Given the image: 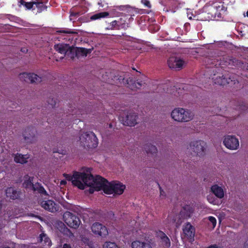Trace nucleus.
<instances>
[{
  "instance_id": "obj_1",
  "label": "nucleus",
  "mask_w": 248,
  "mask_h": 248,
  "mask_svg": "<svg viewBox=\"0 0 248 248\" xmlns=\"http://www.w3.org/2000/svg\"><path fill=\"white\" fill-rule=\"evenodd\" d=\"M125 186L119 181H113L109 183L106 179L99 175L93 177V182L92 188H90L89 192L92 194L96 191L101 189L107 194H122Z\"/></svg>"
},
{
  "instance_id": "obj_2",
  "label": "nucleus",
  "mask_w": 248,
  "mask_h": 248,
  "mask_svg": "<svg viewBox=\"0 0 248 248\" xmlns=\"http://www.w3.org/2000/svg\"><path fill=\"white\" fill-rule=\"evenodd\" d=\"M91 169L83 168L80 171H76L72 176L64 173V177L69 181H72L73 185L81 189H84L86 187L92 188L93 176L91 174Z\"/></svg>"
},
{
  "instance_id": "obj_3",
  "label": "nucleus",
  "mask_w": 248,
  "mask_h": 248,
  "mask_svg": "<svg viewBox=\"0 0 248 248\" xmlns=\"http://www.w3.org/2000/svg\"><path fill=\"white\" fill-rule=\"evenodd\" d=\"M79 143L85 149H93L97 146L98 141L93 132L91 131L81 132L79 136Z\"/></svg>"
},
{
  "instance_id": "obj_4",
  "label": "nucleus",
  "mask_w": 248,
  "mask_h": 248,
  "mask_svg": "<svg viewBox=\"0 0 248 248\" xmlns=\"http://www.w3.org/2000/svg\"><path fill=\"white\" fill-rule=\"evenodd\" d=\"M170 115L174 121L181 123L189 122L194 117V114L191 111L182 108H177L173 109Z\"/></svg>"
},
{
  "instance_id": "obj_5",
  "label": "nucleus",
  "mask_w": 248,
  "mask_h": 248,
  "mask_svg": "<svg viewBox=\"0 0 248 248\" xmlns=\"http://www.w3.org/2000/svg\"><path fill=\"white\" fill-rule=\"evenodd\" d=\"M206 143L202 140L191 141L188 148L192 155L202 156L205 154Z\"/></svg>"
},
{
  "instance_id": "obj_6",
  "label": "nucleus",
  "mask_w": 248,
  "mask_h": 248,
  "mask_svg": "<svg viewBox=\"0 0 248 248\" xmlns=\"http://www.w3.org/2000/svg\"><path fill=\"white\" fill-rule=\"evenodd\" d=\"M138 116L136 113L128 111L124 113L123 116L120 118V121L124 125L133 126L137 124Z\"/></svg>"
},
{
  "instance_id": "obj_7",
  "label": "nucleus",
  "mask_w": 248,
  "mask_h": 248,
  "mask_svg": "<svg viewBox=\"0 0 248 248\" xmlns=\"http://www.w3.org/2000/svg\"><path fill=\"white\" fill-rule=\"evenodd\" d=\"M63 218L65 223L71 228L77 229L80 224L79 218L70 212H65L63 214Z\"/></svg>"
},
{
  "instance_id": "obj_8",
  "label": "nucleus",
  "mask_w": 248,
  "mask_h": 248,
  "mask_svg": "<svg viewBox=\"0 0 248 248\" xmlns=\"http://www.w3.org/2000/svg\"><path fill=\"white\" fill-rule=\"evenodd\" d=\"M223 143L228 149L236 150L239 148V141L238 139L233 135H227L224 138Z\"/></svg>"
},
{
  "instance_id": "obj_9",
  "label": "nucleus",
  "mask_w": 248,
  "mask_h": 248,
  "mask_svg": "<svg viewBox=\"0 0 248 248\" xmlns=\"http://www.w3.org/2000/svg\"><path fill=\"white\" fill-rule=\"evenodd\" d=\"M23 136L24 140L28 143H34L37 141V131L34 127L26 128L23 133Z\"/></svg>"
},
{
  "instance_id": "obj_10",
  "label": "nucleus",
  "mask_w": 248,
  "mask_h": 248,
  "mask_svg": "<svg viewBox=\"0 0 248 248\" xmlns=\"http://www.w3.org/2000/svg\"><path fill=\"white\" fill-rule=\"evenodd\" d=\"M19 78L22 80L31 83H38L42 80L41 77L34 73H23L19 74Z\"/></svg>"
},
{
  "instance_id": "obj_11",
  "label": "nucleus",
  "mask_w": 248,
  "mask_h": 248,
  "mask_svg": "<svg viewBox=\"0 0 248 248\" xmlns=\"http://www.w3.org/2000/svg\"><path fill=\"white\" fill-rule=\"evenodd\" d=\"M186 62L179 57L172 56L168 61V64L170 68L179 70L181 69Z\"/></svg>"
},
{
  "instance_id": "obj_12",
  "label": "nucleus",
  "mask_w": 248,
  "mask_h": 248,
  "mask_svg": "<svg viewBox=\"0 0 248 248\" xmlns=\"http://www.w3.org/2000/svg\"><path fill=\"white\" fill-rule=\"evenodd\" d=\"M92 230L94 234L101 236H106L108 234V231L107 228L98 222L94 223L93 224Z\"/></svg>"
},
{
  "instance_id": "obj_13",
  "label": "nucleus",
  "mask_w": 248,
  "mask_h": 248,
  "mask_svg": "<svg viewBox=\"0 0 248 248\" xmlns=\"http://www.w3.org/2000/svg\"><path fill=\"white\" fill-rule=\"evenodd\" d=\"M183 231L185 236L189 241L191 242L194 240L195 230L194 227L190 223H187L183 226Z\"/></svg>"
},
{
  "instance_id": "obj_14",
  "label": "nucleus",
  "mask_w": 248,
  "mask_h": 248,
  "mask_svg": "<svg viewBox=\"0 0 248 248\" xmlns=\"http://www.w3.org/2000/svg\"><path fill=\"white\" fill-rule=\"evenodd\" d=\"M41 205L45 210L52 213L59 210V205L52 200L43 201L41 202Z\"/></svg>"
},
{
  "instance_id": "obj_15",
  "label": "nucleus",
  "mask_w": 248,
  "mask_h": 248,
  "mask_svg": "<svg viewBox=\"0 0 248 248\" xmlns=\"http://www.w3.org/2000/svg\"><path fill=\"white\" fill-rule=\"evenodd\" d=\"M212 79L214 80L215 84H218L220 85L224 86L227 84L230 83V81H232V80L230 78H227L225 77L222 74H219V75L216 76V74H214L212 77Z\"/></svg>"
},
{
  "instance_id": "obj_16",
  "label": "nucleus",
  "mask_w": 248,
  "mask_h": 248,
  "mask_svg": "<svg viewBox=\"0 0 248 248\" xmlns=\"http://www.w3.org/2000/svg\"><path fill=\"white\" fill-rule=\"evenodd\" d=\"M54 48L56 51L62 55L60 57V59H63L65 56L66 50L69 48V45L65 44H58L54 45Z\"/></svg>"
},
{
  "instance_id": "obj_17",
  "label": "nucleus",
  "mask_w": 248,
  "mask_h": 248,
  "mask_svg": "<svg viewBox=\"0 0 248 248\" xmlns=\"http://www.w3.org/2000/svg\"><path fill=\"white\" fill-rule=\"evenodd\" d=\"M168 220L170 224H175L176 226H179L182 222V218L179 214H175L174 213L170 214L168 217Z\"/></svg>"
},
{
  "instance_id": "obj_18",
  "label": "nucleus",
  "mask_w": 248,
  "mask_h": 248,
  "mask_svg": "<svg viewBox=\"0 0 248 248\" xmlns=\"http://www.w3.org/2000/svg\"><path fill=\"white\" fill-rule=\"evenodd\" d=\"M211 191L218 198L224 197V193L223 188L217 185H214L211 187Z\"/></svg>"
},
{
  "instance_id": "obj_19",
  "label": "nucleus",
  "mask_w": 248,
  "mask_h": 248,
  "mask_svg": "<svg viewBox=\"0 0 248 248\" xmlns=\"http://www.w3.org/2000/svg\"><path fill=\"white\" fill-rule=\"evenodd\" d=\"M205 62L208 65V67L212 68L214 66L217 67L221 65V58L219 57L213 58L206 59Z\"/></svg>"
},
{
  "instance_id": "obj_20",
  "label": "nucleus",
  "mask_w": 248,
  "mask_h": 248,
  "mask_svg": "<svg viewBox=\"0 0 248 248\" xmlns=\"http://www.w3.org/2000/svg\"><path fill=\"white\" fill-rule=\"evenodd\" d=\"M192 213L193 210L192 208L189 206H186L182 209L180 212V215H181L182 219H184L189 217Z\"/></svg>"
},
{
  "instance_id": "obj_21",
  "label": "nucleus",
  "mask_w": 248,
  "mask_h": 248,
  "mask_svg": "<svg viewBox=\"0 0 248 248\" xmlns=\"http://www.w3.org/2000/svg\"><path fill=\"white\" fill-rule=\"evenodd\" d=\"M29 157V156L28 155H23L17 153L15 155L14 161L17 163L23 164L28 162L27 159Z\"/></svg>"
},
{
  "instance_id": "obj_22",
  "label": "nucleus",
  "mask_w": 248,
  "mask_h": 248,
  "mask_svg": "<svg viewBox=\"0 0 248 248\" xmlns=\"http://www.w3.org/2000/svg\"><path fill=\"white\" fill-rule=\"evenodd\" d=\"M132 248H152L151 245L144 242L136 240L131 243Z\"/></svg>"
},
{
  "instance_id": "obj_23",
  "label": "nucleus",
  "mask_w": 248,
  "mask_h": 248,
  "mask_svg": "<svg viewBox=\"0 0 248 248\" xmlns=\"http://www.w3.org/2000/svg\"><path fill=\"white\" fill-rule=\"evenodd\" d=\"M6 197L10 199L15 200L18 197V193L12 187H9L6 190Z\"/></svg>"
},
{
  "instance_id": "obj_24",
  "label": "nucleus",
  "mask_w": 248,
  "mask_h": 248,
  "mask_svg": "<svg viewBox=\"0 0 248 248\" xmlns=\"http://www.w3.org/2000/svg\"><path fill=\"white\" fill-rule=\"evenodd\" d=\"M91 49H86L82 47L76 48V57L78 58L85 57L87 54L91 53Z\"/></svg>"
},
{
  "instance_id": "obj_25",
  "label": "nucleus",
  "mask_w": 248,
  "mask_h": 248,
  "mask_svg": "<svg viewBox=\"0 0 248 248\" xmlns=\"http://www.w3.org/2000/svg\"><path fill=\"white\" fill-rule=\"evenodd\" d=\"M33 177H30L29 176H26L25 177L24 182L23 184V186L26 188H31L33 190L34 185L33 184Z\"/></svg>"
},
{
  "instance_id": "obj_26",
  "label": "nucleus",
  "mask_w": 248,
  "mask_h": 248,
  "mask_svg": "<svg viewBox=\"0 0 248 248\" xmlns=\"http://www.w3.org/2000/svg\"><path fill=\"white\" fill-rule=\"evenodd\" d=\"M145 150L147 154L155 155L157 153V149L155 146L152 144H148L145 147Z\"/></svg>"
},
{
  "instance_id": "obj_27",
  "label": "nucleus",
  "mask_w": 248,
  "mask_h": 248,
  "mask_svg": "<svg viewBox=\"0 0 248 248\" xmlns=\"http://www.w3.org/2000/svg\"><path fill=\"white\" fill-rule=\"evenodd\" d=\"M117 79L119 80V83L127 85L128 87H130V82H132V78H129L127 79H125L124 78L121 76L118 77Z\"/></svg>"
},
{
  "instance_id": "obj_28",
  "label": "nucleus",
  "mask_w": 248,
  "mask_h": 248,
  "mask_svg": "<svg viewBox=\"0 0 248 248\" xmlns=\"http://www.w3.org/2000/svg\"><path fill=\"white\" fill-rule=\"evenodd\" d=\"M76 48L69 46V48L66 50L65 56L72 59H74L76 56Z\"/></svg>"
},
{
  "instance_id": "obj_29",
  "label": "nucleus",
  "mask_w": 248,
  "mask_h": 248,
  "mask_svg": "<svg viewBox=\"0 0 248 248\" xmlns=\"http://www.w3.org/2000/svg\"><path fill=\"white\" fill-rule=\"evenodd\" d=\"M33 191H37L39 193L41 194L47 195V192L44 189V188L39 184L36 183L34 184V186L33 188Z\"/></svg>"
},
{
  "instance_id": "obj_30",
  "label": "nucleus",
  "mask_w": 248,
  "mask_h": 248,
  "mask_svg": "<svg viewBox=\"0 0 248 248\" xmlns=\"http://www.w3.org/2000/svg\"><path fill=\"white\" fill-rule=\"evenodd\" d=\"M109 15V13L107 12H100L97 14H96L91 17V19L92 20H96L98 19H100L101 18L105 17L108 16Z\"/></svg>"
},
{
  "instance_id": "obj_31",
  "label": "nucleus",
  "mask_w": 248,
  "mask_h": 248,
  "mask_svg": "<svg viewBox=\"0 0 248 248\" xmlns=\"http://www.w3.org/2000/svg\"><path fill=\"white\" fill-rule=\"evenodd\" d=\"M160 237L163 241V242L165 243L166 247H169L170 246V241L169 238L166 236V235L163 233V232H160Z\"/></svg>"
},
{
  "instance_id": "obj_32",
  "label": "nucleus",
  "mask_w": 248,
  "mask_h": 248,
  "mask_svg": "<svg viewBox=\"0 0 248 248\" xmlns=\"http://www.w3.org/2000/svg\"><path fill=\"white\" fill-rule=\"evenodd\" d=\"M207 199L210 203L214 205H218L219 204V201L213 195H208L207 197Z\"/></svg>"
},
{
  "instance_id": "obj_33",
  "label": "nucleus",
  "mask_w": 248,
  "mask_h": 248,
  "mask_svg": "<svg viewBox=\"0 0 248 248\" xmlns=\"http://www.w3.org/2000/svg\"><path fill=\"white\" fill-rule=\"evenodd\" d=\"M103 248H119V247L114 242H106L103 246Z\"/></svg>"
},
{
  "instance_id": "obj_34",
  "label": "nucleus",
  "mask_w": 248,
  "mask_h": 248,
  "mask_svg": "<svg viewBox=\"0 0 248 248\" xmlns=\"http://www.w3.org/2000/svg\"><path fill=\"white\" fill-rule=\"evenodd\" d=\"M208 219L209 221V222L208 223V225L212 229H214L216 225V223H217L216 219L213 217H208Z\"/></svg>"
},
{
  "instance_id": "obj_35",
  "label": "nucleus",
  "mask_w": 248,
  "mask_h": 248,
  "mask_svg": "<svg viewBox=\"0 0 248 248\" xmlns=\"http://www.w3.org/2000/svg\"><path fill=\"white\" fill-rule=\"evenodd\" d=\"M118 21L116 20H114L112 22H111L110 24L109 27H108L107 28V29H110V30H114V29H119V25L117 24Z\"/></svg>"
},
{
  "instance_id": "obj_36",
  "label": "nucleus",
  "mask_w": 248,
  "mask_h": 248,
  "mask_svg": "<svg viewBox=\"0 0 248 248\" xmlns=\"http://www.w3.org/2000/svg\"><path fill=\"white\" fill-rule=\"evenodd\" d=\"M130 87L129 88H131L132 89H133V87L131 86V85H132L133 84H135L136 88H139L145 84V83L142 81H137L136 82L135 81L133 80V79H132V82H130Z\"/></svg>"
},
{
  "instance_id": "obj_37",
  "label": "nucleus",
  "mask_w": 248,
  "mask_h": 248,
  "mask_svg": "<svg viewBox=\"0 0 248 248\" xmlns=\"http://www.w3.org/2000/svg\"><path fill=\"white\" fill-rule=\"evenodd\" d=\"M34 4L36 5V7L41 11L46 8L45 6L42 2H34Z\"/></svg>"
},
{
  "instance_id": "obj_38",
  "label": "nucleus",
  "mask_w": 248,
  "mask_h": 248,
  "mask_svg": "<svg viewBox=\"0 0 248 248\" xmlns=\"http://www.w3.org/2000/svg\"><path fill=\"white\" fill-rule=\"evenodd\" d=\"M40 237L41 241H43V240H44L45 242L48 243V245H49L50 242L49 241V239L46 236V235L44 233L41 234L40 235Z\"/></svg>"
},
{
  "instance_id": "obj_39",
  "label": "nucleus",
  "mask_w": 248,
  "mask_h": 248,
  "mask_svg": "<svg viewBox=\"0 0 248 248\" xmlns=\"http://www.w3.org/2000/svg\"><path fill=\"white\" fill-rule=\"evenodd\" d=\"M59 32H61V33H69V34H75V33H77V32L74 31H72V30H69V29H65V30H61V31H60Z\"/></svg>"
},
{
  "instance_id": "obj_40",
  "label": "nucleus",
  "mask_w": 248,
  "mask_h": 248,
  "mask_svg": "<svg viewBox=\"0 0 248 248\" xmlns=\"http://www.w3.org/2000/svg\"><path fill=\"white\" fill-rule=\"evenodd\" d=\"M141 3L144 5L145 6L147 7V8H151V4L150 3V2L148 0H141Z\"/></svg>"
},
{
  "instance_id": "obj_41",
  "label": "nucleus",
  "mask_w": 248,
  "mask_h": 248,
  "mask_svg": "<svg viewBox=\"0 0 248 248\" xmlns=\"http://www.w3.org/2000/svg\"><path fill=\"white\" fill-rule=\"evenodd\" d=\"M34 4V2H26V4L24 6H25L27 9H31L32 8L33 4Z\"/></svg>"
},
{
  "instance_id": "obj_42",
  "label": "nucleus",
  "mask_w": 248,
  "mask_h": 248,
  "mask_svg": "<svg viewBox=\"0 0 248 248\" xmlns=\"http://www.w3.org/2000/svg\"><path fill=\"white\" fill-rule=\"evenodd\" d=\"M243 248H248V238L244 243Z\"/></svg>"
},
{
  "instance_id": "obj_43",
  "label": "nucleus",
  "mask_w": 248,
  "mask_h": 248,
  "mask_svg": "<svg viewBox=\"0 0 248 248\" xmlns=\"http://www.w3.org/2000/svg\"><path fill=\"white\" fill-rule=\"evenodd\" d=\"M62 248H72L71 246L67 244H65L63 245Z\"/></svg>"
},
{
  "instance_id": "obj_44",
  "label": "nucleus",
  "mask_w": 248,
  "mask_h": 248,
  "mask_svg": "<svg viewBox=\"0 0 248 248\" xmlns=\"http://www.w3.org/2000/svg\"><path fill=\"white\" fill-rule=\"evenodd\" d=\"M160 196H165V192L162 190L161 188H160Z\"/></svg>"
},
{
  "instance_id": "obj_45",
  "label": "nucleus",
  "mask_w": 248,
  "mask_h": 248,
  "mask_svg": "<svg viewBox=\"0 0 248 248\" xmlns=\"http://www.w3.org/2000/svg\"><path fill=\"white\" fill-rule=\"evenodd\" d=\"M21 5H22L23 6H25V4H26V2L25 1H24L23 0H20V1H19Z\"/></svg>"
},
{
  "instance_id": "obj_46",
  "label": "nucleus",
  "mask_w": 248,
  "mask_h": 248,
  "mask_svg": "<svg viewBox=\"0 0 248 248\" xmlns=\"http://www.w3.org/2000/svg\"><path fill=\"white\" fill-rule=\"evenodd\" d=\"M66 184V181L65 180H62L60 182L61 185H65Z\"/></svg>"
},
{
  "instance_id": "obj_47",
  "label": "nucleus",
  "mask_w": 248,
  "mask_h": 248,
  "mask_svg": "<svg viewBox=\"0 0 248 248\" xmlns=\"http://www.w3.org/2000/svg\"><path fill=\"white\" fill-rule=\"evenodd\" d=\"M236 61V60L235 59H231L230 60V62H229V64H231V62L232 64H233V63H234V62H235Z\"/></svg>"
},
{
  "instance_id": "obj_48",
  "label": "nucleus",
  "mask_w": 248,
  "mask_h": 248,
  "mask_svg": "<svg viewBox=\"0 0 248 248\" xmlns=\"http://www.w3.org/2000/svg\"><path fill=\"white\" fill-rule=\"evenodd\" d=\"M176 93H174V95L178 97V95H177V94H179V93H177V91H176L175 92Z\"/></svg>"
},
{
  "instance_id": "obj_49",
  "label": "nucleus",
  "mask_w": 248,
  "mask_h": 248,
  "mask_svg": "<svg viewBox=\"0 0 248 248\" xmlns=\"http://www.w3.org/2000/svg\"><path fill=\"white\" fill-rule=\"evenodd\" d=\"M109 127L110 128H112V124H109Z\"/></svg>"
},
{
  "instance_id": "obj_50",
  "label": "nucleus",
  "mask_w": 248,
  "mask_h": 248,
  "mask_svg": "<svg viewBox=\"0 0 248 248\" xmlns=\"http://www.w3.org/2000/svg\"><path fill=\"white\" fill-rule=\"evenodd\" d=\"M70 236H74L73 234L71 232H70Z\"/></svg>"
},
{
  "instance_id": "obj_51",
  "label": "nucleus",
  "mask_w": 248,
  "mask_h": 248,
  "mask_svg": "<svg viewBox=\"0 0 248 248\" xmlns=\"http://www.w3.org/2000/svg\"><path fill=\"white\" fill-rule=\"evenodd\" d=\"M247 16H248V11L247 12Z\"/></svg>"
},
{
  "instance_id": "obj_52",
  "label": "nucleus",
  "mask_w": 248,
  "mask_h": 248,
  "mask_svg": "<svg viewBox=\"0 0 248 248\" xmlns=\"http://www.w3.org/2000/svg\"><path fill=\"white\" fill-rule=\"evenodd\" d=\"M51 105L52 106H53V105H54L55 104H54L53 103H52L51 104Z\"/></svg>"
},
{
  "instance_id": "obj_53",
  "label": "nucleus",
  "mask_w": 248,
  "mask_h": 248,
  "mask_svg": "<svg viewBox=\"0 0 248 248\" xmlns=\"http://www.w3.org/2000/svg\"><path fill=\"white\" fill-rule=\"evenodd\" d=\"M4 248H10L8 247H5Z\"/></svg>"
},
{
  "instance_id": "obj_54",
  "label": "nucleus",
  "mask_w": 248,
  "mask_h": 248,
  "mask_svg": "<svg viewBox=\"0 0 248 248\" xmlns=\"http://www.w3.org/2000/svg\"><path fill=\"white\" fill-rule=\"evenodd\" d=\"M221 69L219 68V69H218V70H220Z\"/></svg>"
}]
</instances>
